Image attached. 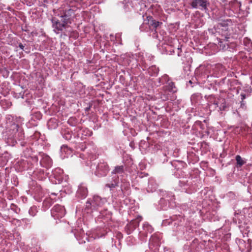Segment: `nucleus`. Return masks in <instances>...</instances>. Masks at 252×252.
I'll return each mask as SVG.
<instances>
[{
	"label": "nucleus",
	"instance_id": "1",
	"mask_svg": "<svg viewBox=\"0 0 252 252\" xmlns=\"http://www.w3.org/2000/svg\"><path fill=\"white\" fill-rule=\"evenodd\" d=\"M70 7H71V8L70 7L68 9L63 10V14L60 16V17L63 19L61 22L56 17L52 18V27L57 33H59L60 32L62 31L63 29L67 28L68 24L72 23L73 18L74 17V12L76 8L73 6H70Z\"/></svg>",
	"mask_w": 252,
	"mask_h": 252
},
{
	"label": "nucleus",
	"instance_id": "2",
	"mask_svg": "<svg viewBox=\"0 0 252 252\" xmlns=\"http://www.w3.org/2000/svg\"><path fill=\"white\" fill-rule=\"evenodd\" d=\"M106 202L105 198H102L98 195H94L92 199H89L86 204L85 211L87 213L97 210L101 207Z\"/></svg>",
	"mask_w": 252,
	"mask_h": 252
},
{
	"label": "nucleus",
	"instance_id": "3",
	"mask_svg": "<svg viewBox=\"0 0 252 252\" xmlns=\"http://www.w3.org/2000/svg\"><path fill=\"white\" fill-rule=\"evenodd\" d=\"M10 136L15 140H21L24 139V133L22 128L19 125L13 123L10 127Z\"/></svg>",
	"mask_w": 252,
	"mask_h": 252
},
{
	"label": "nucleus",
	"instance_id": "4",
	"mask_svg": "<svg viewBox=\"0 0 252 252\" xmlns=\"http://www.w3.org/2000/svg\"><path fill=\"white\" fill-rule=\"evenodd\" d=\"M51 214L52 216L55 220H60L64 216L65 210L64 206L59 204H56L51 209Z\"/></svg>",
	"mask_w": 252,
	"mask_h": 252
},
{
	"label": "nucleus",
	"instance_id": "5",
	"mask_svg": "<svg viewBox=\"0 0 252 252\" xmlns=\"http://www.w3.org/2000/svg\"><path fill=\"white\" fill-rule=\"evenodd\" d=\"M109 171V168L107 163L105 162H100L96 166L95 174L99 177L105 176Z\"/></svg>",
	"mask_w": 252,
	"mask_h": 252
},
{
	"label": "nucleus",
	"instance_id": "6",
	"mask_svg": "<svg viewBox=\"0 0 252 252\" xmlns=\"http://www.w3.org/2000/svg\"><path fill=\"white\" fill-rule=\"evenodd\" d=\"M190 5L192 8H199L201 10L206 11L209 2L207 0H192Z\"/></svg>",
	"mask_w": 252,
	"mask_h": 252
},
{
	"label": "nucleus",
	"instance_id": "7",
	"mask_svg": "<svg viewBox=\"0 0 252 252\" xmlns=\"http://www.w3.org/2000/svg\"><path fill=\"white\" fill-rule=\"evenodd\" d=\"M140 220V219L139 220L138 219L132 220L127 224L125 227V230L126 233L129 234L134 231L139 226Z\"/></svg>",
	"mask_w": 252,
	"mask_h": 252
},
{
	"label": "nucleus",
	"instance_id": "8",
	"mask_svg": "<svg viewBox=\"0 0 252 252\" xmlns=\"http://www.w3.org/2000/svg\"><path fill=\"white\" fill-rule=\"evenodd\" d=\"M77 196L80 198H84L88 195V189L84 184H81L79 186L77 191Z\"/></svg>",
	"mask_w": 252,
	"mask_h": 252
},
{
	"label": "nucleus",
	"instance_id": "9",
	"mask_svg": "<svg viewBox=\"0 0 252 252\" xmlns=\"http://www.w3.org/2000/svg\"><path fill=\"white\" fill-rule=\"evenodd\" d=\"M147 21V23H146V24L149 25V27H153V29H155V31H156L157 28L160 25H161L162 23L161 22H159L158 21H157L155 20L154 19L153 17L151 16H148L146 17V20H145Z\"/></svg>",
	"mask_w": 252,
	"mask_h": 252
},
{
	"label": "nucleus",
	"instance_id": "10",
	"mask_svg": "<svg viewBox=\"0 0 252 252\" xmlns=\"http://www.w3.org/2000/svg\"><path fill=\"white\" fill-rule=\"evenodd\" d=\"M63 170L61 168H56L52 171V175L54 178L58 181L60 183L63 179Z\"/></svg>",
	"mask_w": 252,
	"mask_h": 252
},
{
	"label": "nucleus",
	"instance_id": "11",
	"mask_svg": "<svg viewBox=\"0 0 252 252\" xmlns=\"http://www.w3.org/2000/svg\"><path fill=\"white\" fill-rule=\"evenodd\" d=\"M158 185L153 179H150L149 181L147 190L148 192H153L158 189Z\"/></svg>",
	"mask_w": 252,
	"mask_h": 252
},
{
	"label": "nucleus",
	"instance_id": "12",
	"mask_svg": "<svg viewBox=\"0 0 252 252\" xmlns=\"http://www.w3.org/2000/svg\"><path fill=\"white\" fill-rule=\"evenodd\" d=\"M159 69L156 65H152L148 69L149 74L151 76H156L158 75Z\"/></svg>",
	"mask_w": 252,
	"mask_h": 252
},
{
	"label": "nucleus",
	"instance_id": "13",
	"mask_svg": "<svg viewBox=\"0 0 252 252\" xmlns=\"http://www.w3.org/2000/svg\"><path fill=\"white\" fill-rule=\"evenodd\" d=\"M164 88L166 90H167L169 92H172L173 93L176 92L175 84L172 81H170Z\"/></svg>",
	"mask_w": 252,
	"mask_h": 252
},
{
	"label": "nucleus",
	"instance_id": "14",
	"mask_svg": "<svg viewBox=\"0 0 252 252\" xmlns=\"http://www.w3.org/2000/svg\"><path fill=\"white\" fill-rule=\"evenodd\" d=\"M235 159L236 160V166L237 168L241 167L246 162V161L242 159L240 155H237L235 157Z\"/></svg>",
	"mask_w": 252,
	"mask_h": 252
},
{
	"label": "nucleus",
	"instance_id": "15",
	"mask_svg": "<svg viewBox=\"0 0 252 252\" xmlns=\"http://www.w3.org/2000/svg\"><path fill=\"white\" fill-rule=\"evenodd\" d=\"M250 95V94H246L245 93H242L240 94V99H241V107L242 108H246V102L244 101V99H246L247 97L249 96Z\"/></svg>",
	"mask_w": 252,
	"mask_h": 252
},
{
	"label": "nucleus",
	"instance_id": "16",
	"mask_svg": "<svg viewBox=\"0 0 252 252\" xmlns=\"http://www.w3.org/2000/svg\"><path fill=\"white\" fill-rule=\"evenodd\" d=\"M207 99L209 103L214 104L216 107H219V102L216 100L215 95H210L208 96Z\"/></svg>",
	"mask_w": 252,
	"mask_h": 252
},
{
	"label": "nucleus",
	"instance_id": "17",
	"mask_svg": "<svg viewBox=\"0 0 252 252\" xmlns=\"http://www.w3.org/2000/svg\"><path fill=\"white\" fill-rule=\"evenodd\" d=\"M124 172V166L123 165L117 166L112 172V174H121Z\"/></svg>",
	"mask_w": 252,
	"mask_h": 252
},
{
	"label": "nucleus",
	"instance_id": "18",
	"mask_svg": "<svg viewBox=\"0 0 252 252\" xmlns=\"http://www.w3.org/2000/svg\"><path fill=\"white\" fill-rule=\"evenodd\" d=\"M170 81L169 77L166 74L162 76L161 78H158V82L160 84H167Z\"/></svg>",
	"mask_w": 252,
	"mask_h": 252
},
{
	"label": "nucleus",
	"instance_id": "19",
	"mask_svg": "<svg viewBox=\"0 0 252 252\" xmlns=\"http://www.w3.org/2000/svg\"><path fill=\"white\" fill-rule=\"evenodd\" d=\"M53 203V199H52L51 197H50L49 198H46L43 201V204L45 207L48 208L52 205V204Z\"/></svg>",
	"mask_w": 252,
	"mask_h": 252
},
{
	"label": "nucleus",
	"instance_id": "20",
	"mask_svg": "<svg viewBox=\"0 0 252 252\" xmlns=\"http://www.w3.org/2000/svg\"><path fill=\"white\" fill-rule=\"evenodd\" d=\"M143 228L144 230H145L146 232H152L153 229L152 226L149 224V223L147 222H145L143 224Z\"/></svg>",
	"mask_w": 252,
	"mask_h": 252
},
{
	"label": "nucleus",
	"instance_id": "21",
	"mask_svg": "<svg viewBox=\"0 0 252 252\" xmlns=\"http://www.w3.org/2000/svg\"><path fill=\"white\" fill-rule=\"evenodd\" d=\"M159 94L160 98L163 101H166L168 100L169 94L167 93L166 91L163 93H160Z\"/></svg>",
	"mask_w": 252,
	"mask_h": 252
},
{
	"label": "nucleus",
	"instance_id": "22",
	"mask_svg": "<svg viewBox=\"0 0 252 252\" xmlns=\"http://www.w3.org/2000/svg\"><path fill=\"white\" fill-rule=\"evenodd\" d=\"M77 119L74 117H70L68 121V124L71 126H75L77 124Z\"/></svg>",
	"mask_w": 252,
	"mask_h": 252
},
{
	"label": "nucleus",
	"instance_id": "23",
	"mask_svg": "<svg viewBox=\"0 0 252 252\" xmlns=\"http://www.w3.org/2000/svg\"><path fill=\"white\" fill-rule=\"evenodd\" d=\"M37 212V208L35 206L31 207L29 211V214L32 217L35 216Z\"/></svg>",
	"mask_w": 252,
	"mask_h": 252
},
{
	"label": "nucleus",
	"instance_id": "24",
	"mask_svg": "<svg viewBox=\"0 0 252 252\" xmlns=\"http://www.w3.org/2000/svg\"><path fill=\"white\" fill-rule=\"evenodd\" d=\"M63 136L64 139L66 140H70L72 137L71 133L69 131H65L64 133H63Z\"/></svg>",
	"mask_w": 252,
	"mask_h": 252
},
{
	"label": "nucleus",
	"instance_id": "25",
	"mask_svg": "<svg viewBox=\"0 0 252 252\" xmlns=\"http://www.w3.org/2000/svg\"><path fill=\"white\" fill-rule=\"evenodd\" d=\"M45 160L47 161V163L46 167L49 168V167H51V165H52V161H51V158L48 156L46 157L45 158H44L43 159L42 162H43Z\"/></svg>",
	"mask_w": 252,
	"mask_h": 252
},
{
	"label": "nucleus",
	"instance_id": "26",
	"mask_svg": "<svg viewBox=\"0 0 252 252\" xmlns=\"http://www.w3.org/2000/svg\"><path fill=\"white\" fill-rule=\"evenodd\" d=\"M230 22V20H226L225 21H222L220 23H219V25L220 26V27H227L228 25V22Z\"/></svg>",
	"mask_w": 252,
	"mask_h": 252
},
{
	"label": "nucleus",
	"instance_id": "27",
	"mask_svg": "<svg viewBox=\"0 0 252 252\" xmlns=\"http://www.w3.org/2000/svg\"><path fill=\"white\" fill-rule=\"evenodd\" d=\"M221 104L220 105V106L219 105V109L220 110H225V108L226 107V104H225V100L224 99H222L221 100Z\"/></svg>",
	"mask_w": 252,
	"mask_h": 252
},
{
	"label": "nucleus",
	"instance_id": "28",
	"mask_svg": "<svg viewBox=\"0 0 252 252\" xmlns=\"http://www.w3.org/2000/svg\"><path fill=\"white\" fill-rule=\"evenodd\" d=\"M118 186V183L116 181L114 183L111 184H107L106 185V187L109 188L110 189L115 188L116 186Z\"/></svg>",
	"mask_w": 252,
	"mask_h": 252
},
{
	"label": "nucleus",
	"instance_id": "29",
	"mask_svg": "<svg viewBox=\"0 0 252 252\" xmlns=\"http://www.w3.org/2000/svg\"><path fill=\"white\" fill-rule=\"evenodd\" d=\"M150 241L151 242H153L154 241L155 242V244L156 245H158V241H159V240H158V238L156 237V236H152L150 239Z\"/></svg>",
	"mask_w": 252,
	"mask_h": 252
},
{
	"label": "nucleus",
	"instance_id": "30",
	"mask_svg": "<svg viewBox=\"0 0 252 252\" xmlns=\"http://www.w3.org/2000/svg\"><path fill=\"white\" fill-rule=\"evenodd\" d=\"M148 174L147 173H144L143 172H140L138 174V176L139 178H142L144 176H147Z\"/></svg>",
	"mask_w": 252,
	"mask_h": 252
},
{
	"label": "nucleus",
	"instance_id": "31",
	"mask_svg": "<svg viewBox=\"0 0 252 252\" xmlns=\"http://www.w3.org/2000/svg\"><path fill=\"white\" fill-rule=\"evenodd\" d=\"M19 48L22 49V50H24V46L21 43H20L19 44Z\"/></svg>",
	"mask_w": 252,
	"mask_h": 252
},
{
	"label": "nucleus",
	"instance_id": "32",
	"mask_svg": "<svg viewBox=\"0 0 252 252\" xmlns=\"http://www.w3.org/2000/svg\"><path fill=\"white\" fill-rule=\"evenodd\" d=\"M178 56H180L181 55H180V53L181 52V48H178Z\"/></svg>",
	"mask_w": 252,
	"mask_h": 252
},
{
	"label": "nucleus",
	"instance_id": "33",
	"mask_svg": "<svg viewBox=\"0 0 252 252\" xmlns=\"http://www.w3.org/2000/svg\"><path fill=\"white\" fill-rule=\"evenodd\" d=\"M163 200H164V199H163V198H161V199L160 200V202H162V201H163Z\"/></svg>",
	"mask_w": 252,
	"mask_h": 252
},
{
	"label": "nucleus",
	"instance_id": "34",
	"mask_svg": "<svg viewBox=\"0 0 252 252\" xmlns=\"http://www.w3.org/2000/svg\"><path fill=\"white\" fill-rule=\"evenodd\" d=\"M142 26H141L140 27V29H141V31H142Z\"/></svg>",
	"mask_w": 252,
	"mask_h": 252
},
{
	"label": "nucleus",
	"instance_id": "35",
	"mask_svg": "<svg viewBox=\"0 0 252 252\" xmlns=\"http://www.w3.org/2000/svg\"><path fill=\"white\" fill-rule=\"evenodd\" d=\"M193 97H194V95H192L191 96V99H192V98H193Z\"/></svg>",
	"mask_w": 252,
	"mask_h": 252
},
{
	"label": "nucleus",
	"instance_id": "36",
	"mask_svg": "<svg viewBox=\"0 0 252 252\" xmlns=\"http://www.w3.org/2000/svg\"><path fill=\"white\" fill-rule=\"evenodd\" d=\"M51 195H56V194H55V193H51Z\"/></svg>",
	"mask_w": 252,
	"mask_h": 252
},
{
	"label": "nucleus",
	"instance_id": "37",
	"mask_svg": "<svg viewBox=\"0 0 252 252\" xmlns=\"http://www.w3.org/2000/svg\"><path fill=\"white\" fill-rule=\"evenodd\" d=\"M189 83H192L191 81H189Z\"/></svg>",
	"mask_w": 252,
	"mask_h": 252
}]
</instances>
